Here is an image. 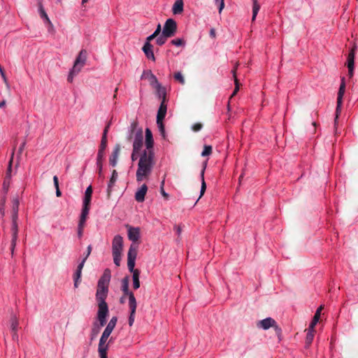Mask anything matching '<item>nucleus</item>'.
<instances>
[{
	"label": "nucleus",
	"instance_id": "f257e3e1",
	"mask_svg": "<svg viewBox=\"0 0 358 358\" xmlns=\"http://www.w3.org/2000/svg\"><path fill=\"white\" fill-rule=\"evenodd\" d=\"M138 163L136 177L138 182L146 179L152 173L155 166L154 151L143 150L138 155Z\"/></svg>",
	"mask_w": 358,
	"mask_h": 358
},
{
	"label": "nucleus",
	"instance_id": "f03ea898",
	"mask_svg": "<svg viewBox=\"0 0 358 358\" xmlns=\"http://www.w3.org/2000/svg\"><path fill=\"white\" fill-rule=\"evenodd\" d=\"M136 257L137 247L134 244H131L127 252V266L129 271L133 273V287L135 289H137L140 287V271L138 269L134 268Z\"/></svg>",
	"mask_w": 358,
	"mask_h": 358
},
{
	"label": "nucleus",
	"instance_id": "7ed1b4c3",
	"mask_svg": "<svg viewBox=\"0 0 358 358\" xmlns=\"http://www.w3.org/2000/svg\"><path fill=\"white\" fill-rule=\"evenodd\" d=\"M122 290L124 295H127L129 297V307L130 310V314L129 317V325L131 327L134 324L135 320V314L136 310V300L133 292L129 290V278L125 277L122 280Z\"/></svg>",
	"mask_w": 358,
	"mask_h": 358
},
{
	"label": "nucleus",
	"instance_id": "20e7f679",
	"mask_svg": "<svg viewBox=\"0 0 358 358\" xmlns=\"http://www.w3.org/2000/svg\"><path fill=\"white\" fill-rule=\"evenodd\" d=\"M143 141V130L140 129L136 132L133 142V150L131 156V159L133 162L138 159V154H141V152L143 151L141 150Z\"/></svg>",
	"mask_w": 358,
	"mask_h": 358
},
{
	"label": "nucleus",
	"instance_id": "39448f33",
	"mask_svg": "<svg viewBox=\"0 0 358 358\" xmlns=\"http://www.w3.org/2000/svg\"><path fill=\"white\" fill-rule=\"evenodd\" d=\"M257 327L259 329H262L264 330H267L270 327H273L279 339L280 340L281 336V329L277 325L276 322L272 317H266L264 320H259L257 323Z\"/></svg>",
	"mask_w": 358,
	"mask_h": 358
},
{
	"label": "nucleus",
	"instance_id": "423d86ee",
	"mask_svg": "<svg viewBox=\"0 0 358 358\" xmlns=\"http://www.w3.org/2000/svg\"><path fill=\"white\" fill-rule=\"evenodd\" d=\"M107 132H108V128L106 127L103 131V136L101 138L100 148L98 151L97 157H96V165H97V167L99 168V176L101 175V172H102V160H103V158L104 156V150L106 148Z\"/></svg>",
	"mask_w": 358,
	"mask_h": 358
},
{
	"label": "nucleus",
	"instance_id": "0eeeda50",
	"mask_svg": "<svg viewBox=\"0 0 358 358\" xmlns=\"http://www.w3.org/2000/svg\"><path fill=\"white\" fill-rule=\"evenodd\" d=\"M117 317H113L109 322L108 323L106 327L105 328L103 332L102 333V335L99 339V345H108L106 344L107 339L110 336V334L113 331L114 328L115 327V325L117 324Z\"/></svg>",
	"mask_w": 358,
	"mask_h": 358
},
{
	"label": "nucleus",
	"instance_id": "6e6552de",
	"mask_svg": "<svg viewBox=\"0 0 358 358\" xmlns=\"http://www.w3.org/2000/svg\"><path fill=\"white\" fill-rule=\"evenodd\" d=\"M176 31H177L176 22L172 18L167 19L164 24V27L162 31V32H163L164 35L168 36L171 38L176 34Z\"/></svg>",
	"mask_w": 358,
	"mask_h": 358
},
{
	"label": "nucleus",
	"instance_id": "1a4fd4ad",
	"mask_svg": "<svg viewBox=\"0 0 358 358\" xmlns=\"http://www.w3.org/2000/svg\"><path fill=\"white\" fill-rule=\"evenodd\" d=\"M108 312L107 303H98L97 319L101 327H103L106 324V317L108 315Z\"/></svg>",
	"mask_w": 358,
	"mask_h": 358
},
{
	"label": "nucleus",
	"instance_id": "9d476101",
	"mask_svg": "<svg viewBox=\"0 0 358 358\" xmlns=\"http://www.w3.org/2000/svg\"><path fill=\"white\" fill-rule=\"evenodd\" d=\"M127 229V236L128 238L133 242L132 244L138 248V245L135 244L138 241L141 236V230L139 227H131L129 224L126 225Z\"/></svg>",
	"mask_w": 358,
	"mask_h": 358
},
{
	"label": "nucleus",
	"instance_id": "9b49d317",
	"mask_svg": "<svg viewBox=\"0 0 358 358\" xmlns=\"http://www.w3.org/2000/svg\"><path fill=\"white\" fill-rule=\"evenodd\" d=\"M345 92V78L343 77L341 78V83L340 85V87L338 92V97H337V106H336V117L335 121L338 119V113L339 110H341V107L342 105L343 101V97Z\"/></svg>",
	"mask_w": 358,
	"mask_h": 358
},
{
	"label": "nucleus",
	"instance_id": "f8f14e48",
	"mask_svg": "<svg viewBox=\"0 0 358 358\" xmlns=\"http://www.w3.org/2000/svg\"><path fill=\"white\" fill-rule=\"evenodd\" d=\"M123 250V238L120 235H115L112 241V254L122 253Z\"/></svg>",
	"mask_w": 358,
	"mask_h": 358
},
{
	"label": "nucleus",
	"instance_id": "ddd939ff",
	"mask_svg": "<svg viewBox=\"0 0 358 358\" xmlns=\"http://www.w3.org/2000/svg\"><path fill=\"white\" fill-rule=\"evenodd\" d=\"M86 51L85 50H82L78 57H76L75 62H74V64H73V67L75 69H79L80 71L81 70V69L84 66L85 64V62H86Z\"/></svg>",
	"mask_w": 358,
	"mask_h": 358
},
{
	"label": "nucleus",
	"instance_id": "4468645a",
	"mask_svg": "<svg viewBox=\"0 0 358 358\" xmlns=\"http://www.w3.org/2000/svg\"><path fill=\"white\" fill-rule=\"evenodd\" d=\"M145 149L144 150L154 151V149H153L154 140H153L152 131L149 128L145 129Z\"/></svg>",
	"mask_w": 358,
	"mask_h": 358
},
{
	"label": "nucleus",
	"instance_id": "2eb2a0df",
	"mask_svg": "<svg viewBox=\"0 0 358 358\" xmlns=\"http://www.w3.org/2000/svg\"><path fill=\"white\" fill-rule=\"evenodd\" d=\"M141 79H147L148 80L150 85L152 87L157 83H159L157 77L152 73L150 70H145L143 71V73L141 76Z\"/></svg>",
	"mask_w": 358,
	"mask_h": 358
},
{
	"label": "nucleus",
	"instance_id": "dca6fc26",
	"mask_svg": "<svg viewBox=\"0 0 358 358\" xmlns=\"http://www.w3.org/2000/svg\"><path fill=\"white\" fill-rule=\"evenodd\" d=\"M153 88L156 90L157 96L161 101L166 102V90L164 87H163L161 83L159 82L155 85L152 86Z\"/></svg>",
	"mask_w": 358,
	"mask_h": 358
},
{
	"label": "nucleus",
	"instance_id": "f3484780",
	"mask_svg": "<svg viewBox=\"0 0 358 358\" xmlns=\"http://www.w3.org/2000/svg\"><path fill=\"white\" fill-rule=\"evenodd\" d=\"M355 49L354 47L350 52L348 56V68L350 77L353 76L354 64H355Z\"/></svg>",
	"mask_w": 358,
	"mask_h": 358
},
{
	"label": "nucleus",
	"instance_id": "a211bd4d",
	"mask_svg": "<svg viewBox=\"0 0 358 358\" xmlns=\"http://www.w3.org/2000/svg\"><path fill=\"white\" fill-rule=\"evenodd\" d=\"M152 48L153 47L150 43L145 42L142 48V50L148 59L155 61V57L152 50Z\"/></svg>",
	"mask_w": 358,
	"mask_h": 358
},
{
	"label": "nucleus",
	"instance_id": "6ab92c4d",
	"mask_svg": "<svg viewBox=\"0 0 358 358\" xmlns=\"http://www.w3.org/2000/svg\"><path fill=\"white\" fill-rule=\"evenodd\" d=\"M147 191H148L147 185L145 184L142 185L135 194V199L138 202L144 201L145 196L147 193Z\"/></svg>",
	"mask_w": 358,
	"mask_h": 358
},
{
	"label": "nucleus",
	"instance_id": "aec40b11",
	"mask_svg": "<svg viewBox=\"0 0 358 358\" xmlns=\"http://www.w3.org/2000/svg\"><path fill=\"white\" fill-rule=\"evenodd\" d=\"M11 231H12L11 252L13 253L14 251V248L16 245L17 240L18 228H17V222H12Z\"/></svg>",
	"mask_w": 358,
	"mask_h": 358
},
{
	"label": "nucleus",
	"instance_id": "412c9836",
	"mask_svg": "<svg viewBox=\"0 0 358 358\" xmlns=\"http://www.w3.org/2000/svg\"><path fill=\"white\" fill-rule=\"evenodd\" d=\"M167 111V105L166 102L161 101L159 108L157 111V120L163 121Z\"/></svg>",
	"mask_w": 358,
	"mask_h": 358
},
{
	"label": "nucleus",
	"instance_id": "4be33fe9",
	"mask_svg": "<svg viewBox=\"0 0 358 358\" xmlns=\"http://www.w3.org/2000/svg\"><path fill=\"white\" fill-rule=\"evenodd\" d=\"M108 291L96 289V300L97 303H106V299L108 296Z\"/></svg>",
	"mask_w": 358,
	"mask_h": 358
},
{
	"label": "nucleus",
	"instance_id": "5701e85b",
	"mask_svg": "<svg viewBox=\"0 0 358 358\" xmlns=\"http://www.w3.org/2000/svg\"><path fill=\"white\" fill-rule=\"evenodd\" d=\"M183 0H176L173 6H172V12L174 15H178L182 13L183 11Z\"/></svg>",
	"mask_w": 358,
	"mask_h": 358
},
{
	"label": "nucleus",
	"instance_id": "b1692460",
	"mask_svg": "<svg viewBox=\"0 0 358 358\" xmlns=\"http://www.w3.org/2000/svg\"><path fill=\"white\" fill-rule=\"evenodd\" d=\"M322 309V306H320L317 309V310H316V312H315V313L314 315V317H313V320H312V321L310 323L309 327H308L311 330H314L315 329V325L317 324V323L318 322V321L320 320V312H321Z\"/></svg>",
	"mask_w": 358,
	"mask_h": 358
},
{
	"label": "nucleus",
	"instance_id": "393cba45",
	"mask_svg": "<svg viewBox=\"0 0 358 358\" xmlns=\"http://www.w3.org/2000/svg\"><path fill=\"white\" fill-rule=\"evenodd\" d=\"M117 172L115 171V170H113V173H112V175H111V177L110 178V180L108 183V194H110V192L112 191V189L115 185V183L116 182L117 180Z\"/></svg>",
	"mask_w": 358,
	"mask_h": 358
},
{
	"label": "nucleus",
	"instance_id": "a878e982",
	"mask_svg": "<svg viewBox=\"0 0 358 358\" xmlns=\"http://www.w3.org/2000/svg\"><path fill=\"white\" fill-rule=\"evenodd\" d=\"M92 194V187L90 185L89 187H87V188L85 190V196H84L83 201V204H89V205L90 204Z\"/></svg>",
	"mask_w": 358,
	"mask_h": 358
},
{
	"label": "nucleus",
	"instance_id": "bb28decb",
	"mask_svg": "<svg viewBox=\"0 0 358 358\" xmlns=\"http://www.w3.org/2000/svg\"><path fill=\"white\" fill-rule=\"evenodd\" d=\"M260 9V5L258 3L257 0H252V20L255 21L257 15Z\"/></svg>",
	"mask_w": 358,
	"mask_h": 358
},
{
	"label": "nucleus",
	"instance_id": "cd10ccee",
	"mask_svg": "<svg viewBox=\"0 0 358 358\" xmlns=\"http://www.w3.org/2000/svg\"><path fill=\"white\" fill-rule=\"evenodd\" d=\"M206 169V165L203 166V169L201 171V187L200 190V196L201 197L205 192L206 189V185L204 180V172Z\"/></svg>",
	"mask_w": 358,
	"mask_h": 358
},
{
	"label": "nucleus",
	"instance_id": "c85d7f7f",
	"mask_svg": "<svg viewBox=\"0 0 358 358\" xmlns=\"http://www.w3.org/2000/svg\"><path fill=\"white\" fill-rule=\"evenodd\" d=\"M38 7H39L38 8V11H39V14L41 15V17L43 18L46 22H48V23L51 24V22H50V19H49L46 12L45 11L41 2H39Z\"/></svg>",
	"mask_w": 358,
	"mask_h": 358
},
{
	"label": "nucleus",
	"instance_id": "c756f323",
	"mask_svg": "<svg viewBox=\"0 0 358 358\" xmlns=\"http://www.w3.org/2000/svg\"><path fill=\"white\" fill-rule=\"evenodd\" d=\"M119 150H120V148H119V146L117 145V146L116 147V148L115 149L114 152H113V156H112V157H110V164L112 166H116V164H117V156H118Z\"/></svg>",
	"mask_w": 358,
	"mask_h": 358
},
{
	"label": "nucleus",
	"instance_id": "7c9ffc66",
	"mask_svg": "<svg viewBox=\"0 0 358 358\" xmlns=\"http://www.w3.org/2000/svg\"><path fill=\"white\" fill-rule=\"evenodd\" d=\"M108 345H99L98 352L100 358H108L107 356Z\"/></svg>",
	"mask_w": 358,
	"mask_h": 358
},
{
	"label": "nucleus",
	"instance_id": "2f4dec72",
	"mask_svg": "<svg viewBox=\"0 0 358 358\" xmlns=\"http://www.w3.org/2000/svg\"><path fill=\"white\" fill-rule=\"evenodd\" d=\"M110 277H111L110 271V269L106 268L104 270L103 273L101 275V277L100 278V279L99 280V281L109 282L110 280Z\"/></svg>",
	"mask_w": 358,
	"mask_h": 358
},
{
	"label": "nucleus",
	"instance_id": "473e14b6",
	"mask_svg": "<svg viewBox=\"0 0 358 358\" xmlns=\"http://www.w3.org/2000/svg\"><path fill=\"white\" fill-rule=\"evenodd\" d=\"M314 330H311L309 327L308 329L306 338V345H309L312 343L313 338H314Z\"/></svg>",
	"mask_w": 358,
	"mask_h": 358
},
{
	"label": "nucleus",
	"instance_id": "72a5a7b5",
	"mask_svg": "<svg viewBox=\"0 0 358 358\" xmlns=\"http://www.w3.org/2000/svg\"><path fill=\"white\" fill-rule=\"evenodd\" d=\"M18 321L15 315L12 316L10 320V327L12 331H17Z\"/></svg>",
	"mask_w": 358,
	"mask_h": 358
},
{
	"label": "nucleus",
	"instance_id": "f704fd0d",
	"mask_svg": "<svg viewBox=\"0 0 358 358\" xmlns=\"http://www.w3.org/2000/svg\"><path fill=\"white\" fill-rule=\"evenodd\" d=\"M80 69H75L73 66L71 71H69L67 80L69 83H72L74 77L80 72Z\"/></svg>",
	"mask_w": 358,
	"mask_h": 358
},
{
	"label": "nucleus",
	"instance_id": "c9c22d12",
	"mask_svg": "<svg viewBox=\"0 0 358 358\" xmlns=\"http://www.w3.org/2000/svg\"><path fill=\"white\" fill-rule=\"evenodd\" d=\"M236 69H237V66H236L231 71V73H233V76L234 78V81H235V85H236V87H235V89L232 93V95L231 96H234L237 92L239 90V86H238V81L236 78Z\"/></svg>",
	"mask_w": 358,
	"mask_h": 358
},
{
	"label": "nucleus",
	"instance_id": "e433bc0d",
	"mask_svg": "<svg viewBox=\"0 0 358 358\" xmlns=\"http://www.w3.org/2000/svg\"><path fill=\"white\" fill-rule=\"evenodd\" d=\"M157 40H156V43L158 45H164L166 41H167V38H170L169 36H165L164 35L163 32H162V34L157 36Z\"/></svg>",
	"mask_w": 358,
	"mask_h": 358
},
{
	"label": "nucleus",
	"instance_id": "4c0bfd02",
	"mask_svg": "<svg viewBox=\"0 0 358 358\" xmlns=\"http://www.w3.org/2000/svg\"><path fill=\"white\" fill-rule=\"evenodd\" d=\"M171 43L173 45H175V46H177V47H180V46L185 47V44H186L185 41L182 38H175V39H173L171 41Z\"/></svg>",
	"mask_w": 358,
	"mask_h": 358
},
{
	"label": "nucleus",
	"instance_id": "58836bf2",
	"mask_svg": "<svg viewBox=\"0 0 358 358\" xmlns=\"http://www.w3.org/2000/svg\"><path fill=\"white\" fill-rule=\"evenodd\" d=\"M175 80L178 81L180 84L184 85L185 84V78L182 74L181 72L178 71L174 73L173 76Z\"/></svg>",
	"mask_w": 358,
	"mask_h": 358
},
{
	"label": "nucleus",
	"instance_id": "ea45409f",
	"mask_svg": "<svg viewBox=\"0 0 358 358\" xmlns=\"http://www.w3.org/2000/svg\"><path fill=\"white\" fill-rule=\"evenodd\" d=\"M113 257L114 264L117 266H119L120 264L121 259H122V253H115V254H113Z\"/></svg>",
	"mask_w": 358,
	"mask_h": 358
},
{
	"label": "nucleus",
	"instance_id": "a19ab883",
	"mask_svg": "<svg viewBox=\"0 0 358 358\" xmlns=\"http://www.w3.org/2000/svg\"><path fill=\"white\" fill-rule=\"evenodd\" d=\"M212 153V146L211 145H205L203 150L201 152V156L206 157L209 156Z\"/></svg>",
	"mask_w": 358,
	"mask_h": 358
},
{
	"label": "nucleus",
	"instance_id": "79ce46f5",
	"mask_svg": "<svg viewBox=\"0 0 358 358\" xmlns=\"http://www.w3.org/2000/svg\"><path fill=\"white\" fill-rule=\"evenodd\" d=\"M108 285L109 282L98 281L97 289L108 291Z\"/></svg>",
	"mask_w": 358,
	"mask_h": 358
},
{
	"label": "nucleus",
	"instance_id": "37998d69",
	"mask_svg": "<svg viewBox=\"0 0 358 358\" xmlns=\"http://www.w3.org/2000/svg\"><path fill=\"white\" fill-rule=\"evenodd\" d=\"M157 127H158L159 131H160L161 134L163 136H165V128H164V125L163 124V121L157 120Z\"/></svg>",
	"mask_w": 358,
	"mask_h": 358
},
{
	"label": "nucleus",
	"instance_id": "c03bdc74",
	"mask_svg": "<svg viewBox=\"0 0 358 358\" xmlns=\"http://www.w3.org/2000/svg\"><path fill=\"white\" fill-rule=\"evenodd\" d=\"M89 212H90V205L83 203L81 213L87 216L89 214Z\"/></svg>",
	"mask_w": 358,
	"mask_h": 358
},
{
	"label": "nucleus",
	"instance_id": "a18cd8bd",
	"mask_svg": "<svg viewBox=\"0 0 358 358\" xmlns=\"http://www.w3.org/2000/svg\"><path fill=\"white\" fill-rule=\"evenodd\" d=\"M215 3L219 5V13H220L224 7V0H215Z\"/></svg>",
	"mask_w": 358,
	"mask_h": 358
},
{
	"label": "nucleus",
	"instance_id": "49530a36",
	"mask_svg": "<svg viewBox=\"0 0 358 358\" xmlns=\"http://www.w3.org/2000/svg\"><path fill=\"white\" fill-rule=\"evenodd\" d=\"M19 208V201L17 199H13V211H18Z\"/></svg>",
	"mask_w": 358,
	"mask_h": 358
},
{
	"label": "nucleus",
	"instance_id": "de8ad7c7",
	"mask_svg": "<svg viewBox=\"0 0 358 358\" xmlns=\"http://www.w3.org/2000/svg\"><path fill=\"white\" fill-rule=\"evenodd\" d=\"M202 124L201 123H195L192 125V129L194 131H199L201 129Z\"/></svg>",
	"mask_w": 358,
	"mask_h": 358
},
{
	"label": "nucleus",
	"instance_id": "09e8293b",
	"mask_svg": "<svg viewBox=\"0 0 358 358\" xmlns=\"http://www.w3.org/2000/svg\"><path fill=\"white\" fill-rule=\"evenodd\" d=\"M81 274H82V271L80 269H76V271L73 275V278H77V280H80Z\"/></svg>",
	"mask_w": 358,
	"mask_h": 358
},
{
	"label": "nucleus",
	"instance_id": "8fccbe9b",
	"mask_svg": "<svg viewBox=\"0 0 358 358\" xmlns=\"http://www.w3.org/2000/svg\"><path fill=\"white\" fill-rule=\"evenodd\" d=\"M162 31L161 24H159L155 29V31L152 33L156 37L158 36Z\"/></svg>",
	"mask_w": 358,
	"mask_h": 358
},
{
	"label": "nucleus",
	"instance_id": "3c124183",
	"mask_svg": "<svg viewBox=\"0 0 358 358\" xmlns=\"http://www.w3.org/2000/svg\"><path fill=\"white\" fill-rule=\"evenodd\" d=\"M17 212L18 211H13V213H12V222H17V218H18Z\"/></svg>",
	"mask_w": 358,
	"mask_h": 358
},
{
	"label": "nucleus",
	"instance_id": "603ef678",
	"mask_svg": "<svg viewBox=\"0 0 358 358\" xmlns=\"http://www.w3.org/2000/svg\"><path fill=\"white\" fill-rule=\"evenodd\" d=\"M86 262V258H83V259L81 260V262L79 263V264L78 265V267H77V269H80V270H83V266L85 265V263Z\"/></svg>",
	"mask_w": 358,
	"mask_h": 358
},
{
	"label": "nucleus",
	"instance_id": "864d4df0",
	"mask_svg": "<svg viewBox=\"0 0 358 358\" xmlns=\"http://www.w3.org/2000/svg\"><path fill=\"white\" fill-rule=\"evenodd\" d=\"M8 187H9V182H8V183H7L6 181L5 180L3 184V189L5 192V194H6L8 192Z\"/></svg>",
	"mask_w": 358,
	"mask_h": 358
},
{
	"label": "nucleus",
	"instance_id": "5fc2aeb1",
	"mask_svg": "<svg viewBox=\"0 0 358 358\" xmlns=\"http://www.w3.org/2000/svg\"><path fill=\"white\" fill-rule=\"evenodd\" d=\"M0 74L1 76V78H3V80L6 82V76L5 75V73L1 67V66L0 65Z\"/></svg>",
	"mask_w": 358,
	"mask_h": 358
},
{
	"label": "nucleus",
	"instance_id": "6e6d98bb",
	"mask_svg": "<svg viewBox=\"0 0 358 358\" xmlns=\"http://www.w3.org/2000/svg\"><path fill=\"white\" fill-rule=\"evenodd\" d=\"M85 221L79 220L78 228L83 229L85 227Z\"/></svg>",
	"mask_w": 358,
	"mask_h": 358
},
{
	"label": "nucleus",
	"instance_id": "4d7b16f0",
	"mask_svg": "<svg viewBox=\"0 0 358 358\" xmlns=\"http://www.w3.org/2000/svg\"><path fill=\"white\" fill-rule=\"evenodd\" d=\"M174 229L176 230V234H178V236H180V234H181V231H182V229H181V227H180V226H177V225H176V226L174 227Z\"/></svg>",
	"mask_w": 358,
	"mask_h": 358
},
{
	"label": "nucleus",
	"instance_id": "13d9d810",
	"mask_svg": "<svg viewBox=\"0 0 358 358\" xmlns=\"http://www.w3.org/2000/svg\"><path fill=\"white\" fill-rule=\"evenodd\" d=\"M92 249V245H89L87 246V251H86V257H88L90 255Z\"/></svg>",
	"mask_w": 358,
	"mask_h": 358
},
{
	"label": "nucleus",
	"instance_id": "bf43d9fd",
	"mask_svg": "<svg viewBox=\"0 0 358 358\" xmlns=\"http://www.w3.org/2000/svg\"><path fill=\"white\" fill-rule=\"evenodd\" d=\"M161 194H162V196L166 199H168L169 198V194L164 191V188L162 187H161Z\"/></svg>",
	"mask_w": 358,
	"mask_h": 358
},
{
	"label": "nucleus",
	"instance_id": "052dcab7",
	"mask_svg": "<svg viewBox=\"0 0 358 358\" xmlns=\"http://www.w3.org/2000/svg\"><path fill=\"white\" fill-rule=\"evenodd\" d=\"M155 38H156V36H155L153 34H152L151 35H150L149 36H148V37L146 38V41H145V42L150 43V41H151L152 40H153Z\"/></svg>",
	"mask_w": 358,
	"mask_h": 358
},
{
	"label": "nucleus",
	"instance_id": "680f3d73",
	"mask_svg": "<svg viewBox=\"0 0 358 358\" xmlns=\"http://www.w3.org/2000/svg\"><path fill=\"white\" fill-rule=\"evenodd\" d=\"M83 235V229L78 228V236L81 238Z\"/></svg>",
	"mask_w": 358,
	"mask_h": 358
},
{
	"label": "nucleus",
	"instance_id": "e2e57ef3",
	"mask_svg": "<svg viewBox=\"0 0 358 358\" xmlns=\"http://www.w3.org/2000/svg\"><path fill=\"white\" fill-rule=\"evenodd\" d=\"M25 145H26V143H25V142H23V143L20 145V148H19V152H20V153H22V151H23V150H24V148Z\"/></svg>",
	"mask_w": 358,
	"mask_h": 358
},
{
	"label": "nucleus",
	"instance_id": "0e129e2a",
	"mask_svg": "<svg viewBox=\"0 0 358 358\" xmlns=\"http://www.w3.org/2000/svg\"><path fill=\"white\" fill-rule=\"evenodd\" d=\"M12 337H13V339L14 341H17L18 340V335L17 334V331H13Z\"/></svg>",
	"mask_w": 358,
	"mask_h": 358
},
{
	"label": "nucleus",
	"instance_id": "69168bd1",
	"mask_svg": "<svg viewBox=\"0 0 358 358\" xmlns=\"http://www.w3.org/2000/svg\"><path fill=\"white\" fill-rule=\"evenodd\" d=\"M87 215H83V214H82V213H81V214H80V220H84V221H85V222H86V220H87Z\"/></svg>",
	"mask_w": 358,
	"mask_h": 358
},
{
	"label": "nucleus",
	"instance_id": "338daca9",
	"mask_svg": "<svg viewBox=\"0 0 358 358\" xmlns=\"http://www.w3.org/2000/svg\"><path fill=\"white\" fill-rule=\"evenodd\" d=\"M74 280V287L76 288L78 286V283L80 282V280H77V278H73Z\"/></svg>",
	"mask_w": 358,
	"mask_h": 358
},
{
	"label": "nucleus",
	"instance_id": "774afa93",
	"mask_svg": "<svg viewBox=\"0 0 358 358\" xmlns=\"http://www.w3.org/2000/svg\"><path fill=\"white\" fill-rule=\"evenodd\" d=\"M55 193H56V196H57V197H59V196H61V195H62V192H61V191H60L59 188L56 189V192H55Z\"/></svg>",
	"mask_w": 358,
	"mask_h": 358
}]
</instances>
